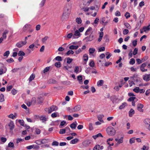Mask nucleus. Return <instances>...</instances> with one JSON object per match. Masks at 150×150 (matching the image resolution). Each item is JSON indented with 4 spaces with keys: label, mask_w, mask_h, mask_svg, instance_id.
I'll use <instances>...</instances> for the list:
<instances>
[{
    "label": "nucleus",
    "mask_w": 150,
    "mask_h": 150,
    "mask_svg": "<svg viewBox=\"0 0 150 150\" xmlns=\"http://www.w3.org/2000/svg\"><path fill=\"white\" fill-rule=\"evenodd\" d=\"M35 143L38 145H41L42 144L41 140H37L35 141Z\"/></svg>",
    "instance_id": "62"
},
{
    "label": "nucleus",
    "mask_w": 150,
    "mask_h": 150,
    "mask_svg": "<svg viewBox=\"0 0 150 150\" xmlns=\"http://www.w3.org/2000/svg\"><path fill=\"white\" fill-rule=\"evenodd\" d=\"M43 99L41 98H38L37 100V102L38 104H40L42 102Z\"/></svg>",
    "instance_id": "61"
},
{
    "label": "nucleus",
    "mask_w": 150,
    "mask_h": 150,
    "mask_svg": "<svg viewBox=\"0 0 150 150\" xmlns=\"http://www.w3.org/2000/svg\"><path fill=\"white\" fill-rule=\"evenodd\" d=\"M70 11L69 10V9L67 8H65L64 10V13L63 14L62 17H63L64 16H66L67 15L68 16L70 14Z\"/></svg>",
    "instance_id": "9"
},
{
    "label": "nucleus",
    "mask_w": 150,
    "mask_h": 150,
    "mask_svg": "<svg viewBox=\"0 0 150 150\" xmlns=\"http://www.w3.org/2000/svg\"><path fill=\"white\" fill-rule=\"evenodd\" d=\"M91 140H86L83 142V144L84 146H87L91 143Z\"/></svg>",
    "instance_id": "16"
},
{
    "label": "nucleus",
    "mask_w": 150,
    "mask_h": 150,
    "mask_svg": "<svg viewBox=\"0 0 150 150\" xmlns=\"http://www.w3.org/2000/svg\"><path fill=\"white\" fill-rule=\"evenodd\" d=\"M55 66L57 67H61V63L60 62H57L55 63Z\"/></svg>",
    "instance_id": "45"
},
{
    "label": "nucleus",
    "mask_w": 150,
    "mask_h": 150,
    "mask_svg": "<svg viewBox=\"0 0 150 150\" xmlns=\"http://www.w3.org/2000/svg\"><path fill=\"white\" fill-rule=\"evenodd\" d=\"M76 21L78 24H80L82 23V20L80 18H77Z\"/></svg>",
    "instance_id": "31"
},
{
    "label": "nucleus",
    "mask_w": 150,
    "mask_h": 150,
    "mask_svg": "<svg viewBox=\"0 0 150 150\" xmlns=\"http://www.w3.org/2000/svg\"><path fill=\"white\" fill-rule=\"evenodd\" d=\"M144 122L147 128L150 131V119H146L144 121Z\"/></svg>",
    "instance_id": "3"
},
{
    "label": "nucleus",
    "mask_w": 150,
    "mask_h": 150,
    "mask_svg": "<svg viewBox=\"0 0 150 150\" xmlns=\"http://www.w3.org/2000/svg\"><path fill=\"white\" fill-rule=\"evenodd\" d=\"M4 101V96L3 94L0 95V102H2Z\"/></svg>",
    "instance_id": "30"
},
{
    "label": "nucleus",
    "mask_w": 150,
    "mask_h": 150,
    "mask_svg": "<svg viewBox=\"0 0 150 150\" xmlns=\"http://www.w3.org/2000/svg\"><path fill=\"white\" fill-rule=\"evenodd\" d=\"M31 26L30 25L28 24H26L23 27V32H27L28 31L29 29L30 28Z\"/></svg>",
    "instance_id": "10"
},
{
    "label": "nucleus",
    "mask_w": 150,
    "mask_h": 150,
    "mask_svg": "<svg viewBox=\"0 0 150 150\" xmlns=\"http://www.w3.org/2000/svg\"><path fill=\"white\" fill-rule=\"evenodd\" d=\"M89 66L92 67H93L94 66L95 64L94 62L92 60L89 63Z\"/></svg>",
    "instance_id": "53"
},
{
    "label": "nucleus",
    "mask_w": 150,
    "mask_h": 150,
    "mask_svg": "<svg viewBox=\"0 0 150 150\" xmlns=\"http://www.w3.org/2000/svg\"><path fill=\"white\" fill-rule=\"evenodd\" d=\"M138 52V49L137 48H135L133 52V54L134 55H136Z\"/></svg>",
    "instance_id": "58"
},
{
    "label": "nucleus",
    "mask_w": 150,
    "mask_h": 150,
    "mask_svg": "<svg viewBox=\"0 0 150 150\" xmlns=\"http://www.w3.org/2000/svg\"><path fill=\"white\" fill-rule=\"evenodd\" d=\"M46 0H42L40 4V6L41 7L43 6Z\"/></svg>",
    "instance_id": "41"
},
{
    "label": "nucleus",
    "mask_w": 150,
    "mask_h": 150,
    "mask_svg": "<svg viewBox=\"0 0 150 150\" xmlns=\"http://www.w3.org/2000/svg\"><path fill=\"white\" fill-rule=\"evenodd\" d=\"M8 30H5L2 34V37L4 39H6V34H8Z\"/></svg>",
    "instance_id": "19"
},
{
    "label": "nucleus",
    "mask_w": 150,
    "mask_h": 150,
    "mask_svg": "<svg viewBox=\"0 0 150 150\" xmlns=\"http://www.w3.org/2000/svg\"><path fill=\"white\" fill-rule=\"evenodd\" d=\"M124 25L127 28L130 29L131 28V27L130 26V25L127 23H124Z\"/></svg>",
    "instance_id": "34"
},
{
    "label": "nucleus",
    "mask_w": 150,
    "mask_h": 150,
    "mask_svg": "<svg viewBox=\"0 0 150 150\" xmlns=\"http://www.w3.org/2000/svg\"><path fill=\"white\" fill-rule=\"evenodd\" d=\"M36 99L35 97H33L32 98V99L31 100V103L32 104H33V105H34L35 103H36Z\"/></svg>",
    "instance_id": "39"
},
{
    "label": "nucleus",
    "mask_w": 150,
    "mask_h": 150,
    "mask_svg": "<svg viewBox=\"0 0 150 150\" xmlns=\"http://www.w3.org/2000/svg\"><path fill=\"white\" fill-rule=\"evenodd\" d=\"M143 79L146 81H148L150 80V74H146L143 76Z\"/></svg>",
    "instance_id": "8"
},
{
    "label": "nucleus",
    "mask_w": 150,
    "mask_h": 150,
    "mask_svg": "<svg viewBox=\"0 0 150 150\" xmlns=\"http://www.w3.org/2000/svg\"><path fill=\"white\" fill-rule=\"evenodd\" d=\"M13 86L10 85L7 86L6 87V91H9L12 88Z\"/></svg>",
    "instance_id": "56"
},
{
    "label": "nucleus",
    "mask_w": 150,
    "mask_h": 150,
    "mask_svg": "<svg viewBox=\"0 0 150 150\" xmlns=\"http://www.w3.org/2000/svg\"><path fill=\"white\" fill-rule=\"evenodd\" d=\"M8 147L13 148H14V144L13 142H10L8 144Z\"/></svg>",
    "instance_id": "35"
},
{
    "label": "nucleus",
    "mask_w": 150,
    "mask_h": 150,
    "mask_svg": "<svg viewBox=\"0 0 150 150\" xmlns=\"http://www.w3.org/2000/svg\"><path fill=\"white\" fill-rule=\"evenodd\" d=\"M19 122L20 123V125L22 126H24V121L23 120H18Z\"/></svg>",
    "instance_id": "52"
},
{
    "label": "nucleus",
    "mask_w": 150,
    "mask_h": 150,
    "mask_svg": "<svg viewBox=\"0 0 150 150\" xmlns=\"http://www.w3.org/2000/svg\"><path fill=\"white\" fill-rule=\"evenodd\" d=\"M100 145L98 144L96 145L94 147L93 150H99Z\"/></svg>",
    "instance_id": "43"
},
{
    "label": "nucleus",
    "mask_w": 150,
    "mask_h": 150,
    "mask_svg": "<svg viewBox=\"0 0 150 150\" xmlns=\"http://www.w3.org/2000/svg\"><path fill=\"white\" fill-rule=\"evenodd\" d=\"M18 54L19 56H23L25 55V53L23 51H20L19 52Z\"/></svg>",
    "instance_id": "40"
},
{
    "label": "nucleus",
    "mask_w": 150,
    "mask_h": 150,
    "mask_svg": "<svg viewBox=\"0 0 150 150\" xmlns=\"http://www.w3.org/2000/svg\"><path fill=\"white\" fill-rule=\"evenodd\" d=\"M125 16L126 17V18H128L130 17V13L128 12H126L125 15Z\"/></svg>",
    "instance_id": "57"
},
{
    "label": "nucleus",
    "mask_w": 150,
    "mask_h": 150,
    "mask_svg": "<svg viewBox=\"0 0 150 150\" xmlns=\"http://www.w3.org/2000/svg\"><path fill=\"white\" fill-rule=\"evenodd\" d=\"M38 118L43 123H45L48 119V117L45 115L39 116Z\"/></svg>",
    "instance_id": "6"
},
{
    "label": "nucleus",
    "mask_w": 150,
    "mask_h": 150,
    "mask_svg": "<svg viewBox=\"0 0 150 150\" xmlns=\"http://www.w3.org/2000/svg\"><path fill=\"white\" fill-rule=\"evenodd\" d=\"M103 137L102 135L100 133H99L98 134H96V135H93L92 137L93 138V139H96L98 137Z\"/></svg>",
    "instance_id": "26"
},
{
    "label": "nucleus",
    "mask_w": 150,
    "mask_h": 150,
    "mask_svg": "<svg viewBox=\"0 0 150 150\" xmlns=\"http://www.w3.org/2000/svg\"><path fill=\"white\" fill-rule=\"evenodd\" d=\"M58 109L57 107L55 105L51 106L50 108H46L45 109V111H48V113H51L52 111H56Z\"/></svg>",
    "instance_id": "2"
},
{
    "label": "nucleus",
    "mask_w": 150,
    "mask_h": 150,
    "mask_svg": "<svg viewBox=\"0 0 150 150\" xmlns=\"http://www.w3.org/2000/svg\"><path fill=\"white\" fill-rule=\"evenodd\" d=\"M79 47L78 45L74 46L72 45L69 46V48L70 50H77Z\"/></svg>",
    "instance_id": "25"
},
{
    "label": "nucleus",
    "mask_w": 150,
    "mask_h": 150,
    "mask_svg": "<svg viewBox=\"0 0 150 150\" xmlns=\"http://www.w3.org/2000/svg\"><path fill=\"white\" fill-rule=\"evenodd\" d=\"M8 126L9 127L10 130H12L14 127L15 125L13 122L12 121H10L8 124Z\"/></svg>",
    "instance_id": "12"
},
{
    "label": "nucleus",
    "mask_w": 150,
    "mask_h": 150,
    "mask_svg": "<svg viewBox=\"0 0 150 150\" xmlns=\"http://www.w3.org/2000/svg\"><path fill=\"white\" fill-rule=\"evenodd\" d=\"M73 60V59H71L69 57L68 58H67V63L68 64H69L71 63V62Z\"/></svg>",
    "instance_id": "59"
},
{
    "label": "nucleus",
    "mask_w": 150,
    "mask_h": 150,
    "mask_svg": "<svg viewBox=\"0 0 150 150\" xmlns=\"http://www.w3.org/2000/svg\"><path fill=\"white\" fill-rule=\"evenodd\" d=\"M106 18L105 17H103L101 19L100 23H102V24L104 25H106L107 24L108 22V21H106Z\"/></svg>",
    "instance_id": "18"
},
{
    "label": "nucleus",
    "mask_w": 150,
    "mask_h": 150,
    "mask_svg": "<svg viewBox=\"0 0 150 150\" xmlns=\"http://www.w3.org/2000/svg\"><path fill=\"white\" fill-rule=\"evenodd\" d=\"M127 105V103H126L124 102L122 104L120 105L119 107V108L120 109H122L124 108Z\"/></svg>",
    "instance_id": "28"
},
{
    "label": "nucleus",
    "mask_w": 150,
    "mask_h": 150,
    "mask_svg": "<svg viewBox=\"0 0 150 150\" xmlns=\"http://www.w3.org/2000/svg\"><path fill=\"white\" fill-rule=\"evenodd\" d=\"M74 52L72 50H69L66 53L67 54V55H69L70 54H73L74 53Z\"/></svg>",
    "instance_id": "42"
},
{
    "label": "nucleus",
    "mask_w": 150,
    "mask_h": 150,
    "mask_svg": "<svg viewBox=\"0 0 150 150\" xmlns=\"http://www.w3.org/2000/svg\"><path fill=\"white\" fill-rule=\"evenodd\" d=\"M145 18V15L144 13H142L140 14L139 18V22L140 24H142L143 23L144 20Z\"/></svg>",
    "instance_id": "7"
},
{
    "label": "nucleus",
    "mask_w": 150,
    "mask_h": 150,
    "mask_svg": "<svg viewBox=\"0 0 150 150\" xmlns=\"http://www.w3.org/2000/svg\"><path fill=\"white\" fill-rule=\"evenodd\" d=\"M134 113V111L132 109H131L129 112V116L131 117Z\"/></svg>",
    "instance_id": "24"
},
{
    "label": "nucleus",
    "mask_w": 150,
    "mask_h": 150,
    "mask_svg": "<svg viewBox=\"0 0 150 150\" xmlns=\"http://www.w3.org/2000/svg\"><path fill=\"white\" fill-rule=\"evenodd\" d=\"M137 76L138 75L134 74L132 76H131L130 78L131 79L134 80H135V78L136 79H138V78H137Z\"/></svg>",
    "instance_id": "36"
},
{
    "label": "nucleus",
    "mask_w": 150,
    "mask_h": 150,
    "mask_svg": "<svg viewBox=\"0 0 150 150\" xmlns=\"http://www.w3.org/2000/svg\"><path fill=\"white\" fill-rule=\"evenodd\" d=\"M136 98L135 97H130L128 100V101H132L134 100V99Z\"/></svg>",
    "instance_id": "49"
},
{
    "label": "nucleus",
    "mask_w": 150,
    "mask_h": 150,
    "mask_svg": "<svg viewBox=\"0 0 150 150\" xmlns=\"http://www.w3.org/2000/svg\"><path fill=\"white\" fill-rule=\"evenodd\" d=\"M92 29L91 27H89L86 32L85 33V35H89L90 34L92 33Z\"/></svg>",
    "instance_id": "17"
},
{
    "label": "nucleus",
    "mask_w": 150,
    "mask_h": 150,
    "mask_svg": "<svg viewBox=\"0 0 150 150\" xmlns=\"http://www.w3.org/2000/svg\"><path fill=\"white\" fill-rule=\"evenodd\" d=\"M143 107L144 105L142 104H138L137 105V110L140 112H143V110L142 108Z\"/></svg>",
    "instance_id": "15"
},
{
    "label": "nucleus",
    "mask_w": 150,
    "mask_h": 150,
    "mask_svg": "<svg viewBox=\"0 0 150 150\" xmlns=\"http://www.w3.org/2000/svg\"><path fill=\"white\" fill-rule=\"evenodd\" d=\"M135 139L132 138H131L129 139V143L131 144H132L135 142Z\"/></svg>",
    "instance_id": "48"
},
{
    "label": "nucleus",
    "mask_w": 150,
    "mask_h": 150,
    "mask_svg": "<svg viewBox=\"0 0 150 150\" xmlns=\"http://www.w3.org/2000/svg\"><path fill=\"white\" fill-rule=\"evenodd\" d=\"M129 32V30L127 29H125L123 31V34L124 35L127 34Z\"/></svg>",
    "instance_id": "63"
},
{
    "label": "nucleus",
    "mask_w": 150,
    "mask_h": 150,
    "mask_svg": "<svg viewBox=\"0 0 150 150\" xmlns=\"http://www.w3.org/2000/svg\"><path fill=\"white\" fill-rule=\"evenodd\" d=\"M139 87H136L133 89V91L136 93L139 92Z\"/></svg>",
    "instance_id": "46"
},
{
    "label": "nucleus",
    "mask_w": 150,
    "mask_h": 150,
    "mask_svg": "<svg viewBox=\"0 0 150 150\" xmlns=\"http://www.w3.org/2000/svg\"><path fill=\"white\" fill-rule=\"evenodd\" d=\"M103 115H100L98 116V120L101 122H103V121L102 120V118L104 117Z\"/></svg>",
    "instance_id": "20"
},
{
    "label": "nucleus",
    "mask_w": 150,
    "mask_h": 150,
    "mask_svg": "<svg viewBox=\"0 0 150 150\" xmlns=\"http://www.w3.org/2000/svg\"><path fill=\"white\" fill-rule=\"evenodd\" d=\"M129 63L130 64L133 65L135 63V60L134 58L130 59Z\"/></svg>",
    "instance_id": "38"
},
{
    "label": "nucleus",
    "mask_w": 150,
    "mask_h": 150,
    "mask_svg": "<svg viewBox=\"0 0 150 150\" xmlns=\"http://www.w3.org/2000/svg\"><path fill=\"white\" fill-rule=\"evenodd\" d=\"M26 43V41H21L17 42L16 44V45L17 47L20 48L22 47L23 45H25Z\"/></svg>",
    "instance_id": "5"
},
{
    "label": "nucleus",
    "mask_w": 150,
    "mask_h": 150,
    "mask_svg": "<svg viewBox=\"0 0 150 150\" xmlns=\"http://www.w3.org/2000/svg\"><path fill=\"white\" fill-rule=\"evenodd\" d=\"M11 92L12 94L13 95H14L17 93V91L14 88H13Z\"/></svg>",
    "instance_id": "60"
},
{
    "label": "nucleus",
    "mask_w": 150,
    "mask_h": 150,
    "mask_svg": "<svg viewBox=\"0 0 150 150\" xmlns=\"http://www.w3.org/2000/svg\"><path fill=\"white\" fill-rule=\"evenodd\" d=\"M81 108V106L80 105H77L73 108L72 111H74V112H77L79 111Z\"/></svg>",
    "instance_id": "14"
},
{
    "label": "nucleus",
    "mask_w": 150,
    "mask_h": 150,
    "mask_svg": "<svg viewBox=\"0 0 150 150\" xmlns=\"http://www.w3.org/2000/svg\"><path fill=\"white\" fill-rule=\"evenodd\" d=\"M49 37L48 36H45L44 38H42V42L44 43L48 39Z\"/></svg>",
    "instance_id": "44"
},
{
    "label": "nucleus",
    "mask_w": 150,
    "mask_h": 150,
    "mask_svg": "<svg viewBox=\"0 0 150 150\" xmlns=\"http://www.w3.org/2000/svg\"><path fill=\"white\" fill-rule=\"evenodd\" d=\"M142 150H148L149 149V147H147L146 146H145V145H144L143 146V147L141 149Z\"/></svg>",
    "instance_id": "64"
},
{
    "label": "nucleus",
    "mask_w": 150,
    "mask_h": 150,
    "mask_svg": "<svg viewBox=\"0 0 150 150\" xmlns=\"http://www.w3.org/2000/svg\"><path fill=\"white\" fill-rule=\"evenodd\" d=\"M50 67H47L45 68L44 70L43 71V72L44 73H45L47 72H48L50 69Z\"/></svg>",
    "instance_id": "54"
},
{
    "label": "nucleus",
    "mask_w": 150,
    "mask_h": 150,
    "mask_svg": "<svg viewBox=\"0 0 150 150\" xmlns=\"http://www.w3.org/2000/svg\"><path fill=\"white\" fill-rule=\"evenodd\" d=\"M106 131L108 134L111 136L114 135L116 133L115 129L112 127H109L107 128Z\"/></svg>",
    "instance_id": "1"
},
{
    "label": "nucleus",
    "mask_w": 150,
    "mask_h": 150,
    "mask_svg": "<svg viewBox=\"0 0 150 150\" xmlns=\"http://www.w3.org/2000/svg\"><path fill=\"white\" fill-rule=\"evenodd\" d=\"M80 33L78 30H76L74 34L73 35V38H78L80 35Z\"/></svg>",
    "instance_id": "13"
},
{
    "label": "nucleus",
    "mask_w": 150,
    "mask_h": 150,
    "mask_svg": "<svg viewBox=\"0 0 150 150\" xmlns=\"http://www.w3.org/2000/svg\"><path fill=\"white\" fill-rule=\"evenodd\" d=\"M77 123L76 122L72 123L70 125V127L72 129H75L76 127Z\"/></svg>",
    "instance_id": "21"
},
{
    "label": "nucleus",
    "mask_w": 150,
    "mask_h": 150,
    "mask_svg": "<svg viewBox=\"0 0 150 150\" xmlns=\"http://www.w3.org/2000/svg\"><path fill=\"white\" fill-rule=\"evenodd\" d=\"M83 59L84 61H87L88 59V55L86 54H85L83 56Z\"/></svg>",
    "instance_id": "37"
},
{
    "label": "nucleus",
    "mask_w": 150,
    "mask_h": 150,
    "mask_svg": "<svg viewBox=\"0 0 150 150\" xmlns=\"http://www.w3.org/2000/svg\"><path fill=\"white\" fill-rule=\"evenodd\" d=\"M66 130L65 129H60L59 131L60 134H63L65 133Z\"/></svg>",
    "instance_id": "47"
},
{
    "label": "nucleus",
    "mask_w": 150,
    "mask_h": 150,
    "mask_svg": "<svg viewBox=\"0 0 150 150\" xmlns=\"http://www.w3.org/2000/svg\"><path fill=\"white\" fill-rule=\"evenodd\" d=\"M123 137H121L120 139H118L116 138L115 139V140L117 142V143L118 144L122 143L123 142Z\"/></svg>",
    "instance_id": "22"
},
{
    "label": "nucleus",
    "mask_w": 150,
    "mask_h": 150,
    "mask_svg": "<svg viewBox=\"0 0 150 150\" xmlns=\"http://www.w3.org/2000/svg\"><path fill=\"white\" fill-rule=\"evenodd\" d=\"M9 118H11L12 119H14L16 118V116L15 115H13V114H11L9 115L8 116Z\"/></svg>",
    "instance_id": "55"
},
{
    "label": "nucleus",
    "mask_w": 150,
    "mask_h": 150,
    "mask_svg": "<svg viewBox=\"0 0 150 150\" xmlns=\"http://www.w3.org/2000/svg\"><path fill=\"white\" fill-rule=\"evenodd\" d=\"M104 81L103 80H99L97 82V85L98 86H102L103 84Z\"/></svg>",
    "instance_id": "27"
},
{
    "label": "nucleus",
    "mask_w": 150,
    "mask_h": 150,
    "mask_svg": "<svg viewBox=\"0 0 150 150\" xmlns=\"http://www.w3.org/2000/svg\"><path fill=\"white\" fill-rule=\"evenodd\" d=\"M59 143L57 141H54L52 143V145L53 146H58Z\"/></svg>",
    "instance_id": "51"
},
{
    "label": "nucleus",
    "mask_w": 150,
    "mask_h": 150,
    "mask_svg": "<svg viewBox=\"0 0 150 150\" xmlns=\"http://www.w3.org/2000/svg\"><path fill=\"white\" fill-rule=\"evenodd\" d=\"M40 146L37 145L33 144L31 145H30L26 147V149L28 150L31 149L33 148V149H36V150H38L40 148Z\"/></svg>",
    "instance_id": "4"
},
{
    "label": "nucleus",
    "mask_w": 150,
    "mask_h": 150,
    "mask_svg": "<svg viewBox=\"0 0 150 150\" xmlns=\"http://www.w3.org/2000/svg\"><path fill=\"white\" fill-rule=\"evenodd\" d=\"M78 139H75L71 140L70 142V143L72 144H75L78 141Z\"/></svg>",
    "instance_id": "32"
},
{
    "label": "nucleus",
    "mask_w": 150,
    "mask_h": 150,
    "mask_svg": "<svg viewBox=\"0 0 150 150\" xmlns=\"http://www.w3.org/2000/svg\"><path fill=\"white\" fill-rule=\"evenodd\" d=\"M35 77V75L34 74H32L28 79L29 82L31 81Z\"/></svg>",
    "instance_id": "23"
},
{
    "label": "nucleus",
    "mask_w": 150,
    "mask_h": 150,
    "mask_svg": "<svg viewBox=\"0 0 150 150\" xmlns=\"http://www.w3.org/2000/svg\"><path fill=\"white\" fill-rule=\"evenodd\" d=\"M95 49L93 48H90L89 50V54H91L94 53L95 52Z\"/></svg>",
    "instance_id": "29"
},
{
    "label": "nucleus",
    "mask_w": 150,
    "mask_h": 150,
    "mask_svg": "<svg viewBox=\"0 0 150 150\" xmlns=\"http://www.w3.org/2000/svg\"><path fill=\"white\" fill-rule=\"evenodd\" d=\"M10 54V52L9 51H6L4 54V56H6L8 57Z\"/></svg>",
    "instance_id": "50"
},
{
    "label": "nucleus",
    "mask_w": 150,
    "mask_h": 150,
    "mask_svg": "<svg viewBox=\"0 0 150 150\" xmlns=\"http://www.w3.org/2000/svg\"><path fill=\"white\" fill-rule=\"evenodd\" d=\"M143 29L144 32L149 30H150V25L144 27Z\"/></svg>",
    "instance_id": "33"
},
{
    "label": "nucleus",
    "mask_w": 150,
    "mask_h": 150,
    "mask_svg": "<svg viewBox=\"0 0 150 150\" xmlns=\"http://www.w3.org/2000/svg\"><path fill=\"white\" fill-rule=\"evenodd\" d=\"M110 100L113 103H116L118 100V98L115 96H113L110 97Z\"/></svg>",
    "instance_id": "11"
}]
</instances>
